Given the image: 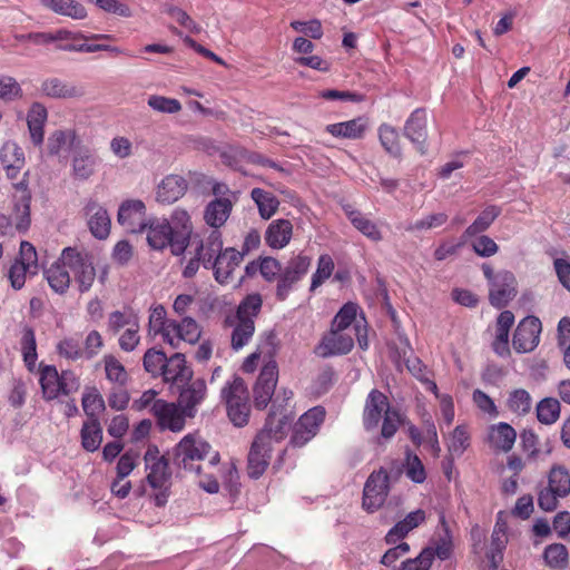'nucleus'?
I'll list each match as a JSON object with an SVG mask.
<instances>
[{"label": "nucleus", "mask_w": 570, "mask_h": 570, "mask_svg": "<svg viewBox=\"0 0 570 570\" xmlns=\"http://www.w3.org/2000/svg\"><path fill=\"white\" fill-rule=\"evenodd\" d=\"M287 431L288 420L284 415L278 417L275 411L250 446L247 471L252 479H258L266 471L273 443L283 440Z\"/></svg>", "instance_id": "f257e3e1"}, {"label": "nucleus", "mask_w": 570, "mask_h": 570, "mask_svg": "<svg viewBox=\"0 0 570 570\" xmlns=\"http://www.w3.org/2000/svg\"><path fill=\"white\" fill-rule=\"evenodd\" d=\"M382 423L381 435L391 439L402 423L401 414L391 407L384 393L372 390L365 401L363 424L367 431L376 430Z\"/></svg>", "instance_id": "f03ea898"}, {"label": "nucleus", "mask_w": 570, "mask_h": 570, "mask_svg": "<svg viewBox=\"0 0 570 570\" xmlns=\"http://www.w3.org/2000/svg\"><path fill=\"white\" fill-rule=\"evenodd\" d=\"M262 303L259 294H250L240 302L235 315L226 318V323L233 327L230 337L233 350H242L252 340L255 333L254 320L261 311Z\"/></svg>", "instance_id": "7ed1b4c3"}, {"label": "nucleus", "mask_w": 570, "mask_h": 570, "mask_svg": "<svg viewBox=\"0 0 570 570\" xmlns=\"http://www.w3.org/2000/svg\"><path fill=\"white\" fill-rule=\"evenodd\" d=\"M222 399L225 402L227 415L230 422L243 428L249 421L250 404L249 393L244 380L233 376L222 389Z\"/></svg>", "instance_id": "20e7f679"}, {"label": "nucleus", "mask_w": 570, "mask_h": 570, "mask_svg": "<svg viewBox=\"0 0 570 570\" xmlns=\"http://www.w3.org/2000/svg\"><path fill=\"white\" fill-rule=\"evenodd\" d=\"M212 446L198 434H187L175 448V463L187 471L198 473L200 462L210 453Z\"/></svg>", "instance_id": "39448f33"}, {"label": "nucleus", "mask_w": 570, "mask_h": 570, "mask_svg": "<svg viewBox=\"0 0 570 570\" xmlns=\"http://www.w3.org/2000/svg\"><path fill=\"white\" fill-rule=\"evenodd\" d=\"M39 381L46 400H55L60 395L72 394L80 387L79 379L75 373L63 371L59 374L57 368L51 365L41 367Z\"/></svg>", "instance_id": "423d86ee"}, {"label": "nucleus", "mask_w": 570, "mask_h": 570, "mask_svg": "<svg viewBox=\"0 0 570 570\" xmlns=\"http://www.w3.org/2000/svg\"><path fill=\"white\" fill-rule=\"evenodd\" d=\"M569 493V471L562 465H553L548 474V485L538 494V504L544 511H553L557 509L559 500Z\"/></svg>", "instance_id": "0eeeda50"}, {"label": "nucleus", "mask_w": 570, "mask_h": 570, "mask_svg": "<svg viewBox=\"0 0 570 570\" xmlns=\"http://www.w3.org/2000/svg\"><path fill=\"white\" fill-rule=\"evenodd\" d=\"M62 262H66L73 274L78 289L88 292L96 278V269L90 257L72 247L62 249Z\"/></svg>", "instance_id": "6e6552de"}, {"label": "nucleus", "mask_w": 570, "mask_h": 570, "mask_svg": "<svg viewBox=\"0 0 570 570\" xmlns=\"http://www.w3.org/2000/svg\"><path fill=\"white\" fill-rule=\"evenodd\" d=\"M312 259L307 255L293 256L282 268L276 286V296L284 301L294 289L295 285L307 274Z\"/></svg>", "instance_id": "1a4fd4ad"}, {"label": "nucleus", "mask_w": 570, "mask_h": 570, "mask_svg": "<svg viewBox=\"0 0 570 570\" xmlns=\"http://www.w3.org/2000/svg\"><path fill=\"white\" fill-rule=\"evenodd\" d=\"M358 306L355 303H346L335 315L332 327L347 333H354L358 346L362 350L368 347L365 318H357Z\"/></svg>", "instance_id": "9d476101"}, {"label": "nucleus", "mask_w": 570, "mask_h": 570, "mask_svg": "<svg viewBox=\"0 0 570 570\" xmlns=\"http://www.w3.org/2000/svg\"><path fill=\"white\" fill-rule=\"evenodd\" d=\"M38 273V257L36 248L29 242H21L20 256L9 269V279L14 289L23 287L28 276Z\"/></svg>", "instance_id": "9b49d317"}, {"label": "nucleus", "mask_w": 570, "mask_h": 570, "mask_svg": "<svg viewBox=\"0 0 570 570\" xmlns=\"http://www.w3.org/2000/svg\"><path fill=\"white\" fill-rule=\"evenodd\" d=\"M389 474L384 469L374 471L367 479L363 491V508L368 512L379 510L389 494Z\"/></svg>", "instance_id": "f8f14e48"}, {"label": "nucleus", "mask_w": 570, "mask_h": 570, "mask_svg": "<svg viewBox=\"0 0 570 570\" xmlns=\"http://www.w3.org/2000/svg\"><path fill=\"white\" fill-rule=\"evenodd\" d=\"M324 419L325 410L322 406L309 409L295 424L291 443L294 446L305 445L317 434Z\"/></svg>", "instance_id": "ddd939ff"}, {"label": "nucleus", "mask_w": 570, "mask_h": 570, "mask_svg": "<svg viewBox=\"0 0 570 570\" xmlns=\"http://www.w3.org/2000/svg\"><path fill=\"white\" fill-rule=\"evenodd\" d=\"M542 331L541 321L535 316L524 317L517 326L513 335L512 345L518 353H529L533 351L539 342Z\"/></svg>", "instance_id": "4468645a"}, {"label": "nucleus", "mask_w": 570, "mask_h": 570, "mask_svg": "<svg viewBox=\"0 0 570 570\" xmlns=\"http://www.w3.org/2000/svg\"><path fill=\"white\" fill-rule=\"evenodd\" d=\"M118 223L129 233H141L146 229V206L139 199L124 202L118 210Z\"/></svg>", "instance_id": "2eb2a0df"}, {"label": "nucleus", "mask_w": 570, "mask_h": 570, "mask_svg": "<svg viewBox=\"0 0 570 570\" xmlns=\"http://www.w3.org/2000/svg\"><path fill=\"white\" fill-rule=\"evenodd\" d=\"M278 377L277 364L269 361L262 368L254 387V402L256 407L264 409L271 402Z\"/></svg>", "instance_id": "dca6fc26"}, {"label": "nucleus", "mask_w": 570, "mask_h": 570, "mask_svg": "<svg viewBox=\"0 0 570 570\" xmlns=\"http://www.w3.org/2000/svg\"><path fill=\"white\" fill-rule=\"evenodd\" d=\"M509 542L508 522L502 518V512L498 514L493 527L490 543L485 552V558L490 563L491 570H498L503 561V552Z\"/></svg>", "instance_id": "f3484780"}, {"label": "nucleus", "mask_w": 570, "mask_h": 570, "mask_svg": "<svg viewBox=\"0 0 570 570\" xmlns=\"http://www.w3.org/2000/svg\"><path fill=\"white\" fill-rule=\"evenodd\" d=\"M173 233L175 235L171 244V253L176 256L181 255L188 246L193 232L190 215L183 208H175L170 215Z\"/></svg>", "instance_id": "a211bd4d"}, {"label": "nucleus", "mask_w": 570, "mask_h": 570, "mask_svg": "<svg viewBox=\"0 0 570 570\" xmlns=\"http://www.w3.org/2000/svg\"><path fill=\"white\" fill-rule=\"evenodd\" d=\"M517 295V279L513 273L500 271L495 274L493 284L490 286V303L498 307H504Z\"/></svg>", "instance_id": "6ab92c4d"}, {"label": "nucleus", "mask_w": 570, "mask_h": 570, "mask_svg": "<svg viewBox=\"0 0 570 570\" xmlns=\"http://www.w3.org/2000/svg\"><path fill=\"white\" fill-rule=\"evenodd\" d=\"M99 166V157L95 149L80 145L71 155V175L78 180H88Z\"/></svg>", "instance_id": "aec40b11"}, {"label": "nucleus", "mask_w": 570, "mask_h": 570, "mask_svg": "<svg viewBox=\"0 0 570 570\" xmlns=\"http://www.w3.org/2000/svg\"><path fill=\"white\" fill-rule=\"evenodd\" d=\"M354 346V338L351 333L331 327V331L323 336L316 346V354L322 357L347 354Z\"/></svg>", "instance_id": "412c9836"}, {"label": "nucleus", "mask_w": 570, "mask_h": 570, "mask_svg": "<svg viewBox=\"0 0 570 570\" xmlns=\"http://www.w3.org/2000/svg\"><path fill=\"white\" fill-rule=\"evenodd\" d=\"M151 412L156 416L161 429L179 432L185 426V419L187 415L184 412V407L179 409L175 403L158 400L154 402Z\"/></svg>", "instance_id": "4be33fe9"}, {"label": "nucleus", "mask_w": 570, "mask_h": 570, "mask_svg": "<svg viewBox=\"0 0 570 570\" xmlns=\"http://www.w3.org/2000/svg\"><path fill=\"white\" fill-rule=\"evenodd\" d=\"M85 214L90 233L97 239H106L110 234L111 220L107 209L98 202L89 199L85 205Z\"/></svg>", "instance_id": "5701e85b"}, {"label": "nucleus", "mask_w": 570, "mask_h": 570, "mask_svg": "<svg viewBox=\"0 0 570 570\" xmlns=\"http://www.w3.org/2000/svg\"><path fill=\"white\" fill-rule=\"evenodd\" d=\"M244 254L233 247H227L220 255H217L209 268L214 271L215 279L219 284H228L233 273L243 262Z\"/></svg>", "instance_id": "b1692460"}, {"label": "nucleus", "mask_w": 570, "mask_h": 570, "mask_svg": "<svg viewBox=\"0 0 570 570\" xmlns=\"http://www.w3.org/2000/svg\"><path fill=\"white\" fill-rule=\"evenodd\" d=\"M200 336L202 327L197 321L190 316H184L180 321H174L167 344L173 348H178L181 342L194 345Z\"/></svg>", "instance_id": "393cba45"}, {"label": "nucleus", "mask_w": 570, "mask_h": 570, "mask_svg": "<svg viewBox=\"0 0 570 570\" xmlns=\"http://www.w3.org/2000/svg\"><path fill=\"white\" fill-rule=\"evenodd\" d=\"M0 163L8 179H16L26 165L23 149L13 140L3 142L0 148Z\"/></svg>", "instance_id": "a878e982"}, {"label": "nucleus", "mask_w": 570, "mask_h": 570, "mask_svg": "<svg viewBox=\"0 0 570 570\" xmlns=\"http://www.w3.org/2000/svg\"><path fill=\"white\" fill-rule=\"evenodd\" d=\"M160 376L166 383L181 386L191 380L193 370L187 365L186 356L184 354L175 353L167 358Z\"/></svg>", "instance_id": "bb28decb"}, {"label": "nucleus", "mask_w": 570, "mask_h": 570, "mask_svg": "<svg viewBox=\"0 0 570 570\" xmlns=\"http://www.w3.org/2000/svg\"><path fill=\"white\" fill-rule=\"evenodd\" d=\"M29 176L30 171L27 170L23 173L20 181L12 184L16 199L14 208L17 214L21 217L20 222L17 224V229L19 230H26L30 223L31 191L29 189Z\"/></svg>", "instance_id": "cd10ccee"}, {"label": "nucleus", "mask_w": 570, "mask_h": 570, "mask_svg": "<svg viewBox=\"0 0 570 570\" xmlns=\"http://www.w3.org/2000/svg\"><path fill=\"white\" fill-rule=\"evenodd\" d=\"M404 135L410 139L416 147V149L423 155L425 154V141H426V111L422 108L415 109L404 125Z\"/></svg>", "instance_id": "c85d7f7f"}, {"label": "nucleus", "mask_w": 570, "mask_h": 570, "mask_svg": "<svg viewBox=\"0 0 570 570\" xmlns=\"http://www.w3.org/2000/svg\"><path fill=\"white\" fill-rule=\"evenodd\" d=\"M147 481L150 487L154 489H167V483L170 478V472L168 469V463L164 456H157L148 450L145 455Z\"/></svg>", "instance_id": "c756f323"}, {"label": "nucleus", "mask_w": 570, "mask_h": 570, "mask_svg": "<svg viewBox=\"0 0 570 570\" xmlns=\"http://www.w3.org/2000/svg\"><path fill=\"white\" fill-rule=\"evenodd\" d=\"M188 184L186 179L179 175H167L157 186L156 199L161 204H173L181 198Z\"/></svg>", "instance_id": "7c9ffc66"}, {"label": "nucleus", "mask_w": 570, "mask_h": 570, "mask_svg": "<svg viewBox=\"0 0 570 570\" xmlns=\"http://www.w3.org/2000/svg\"><path fill=\"white\" fill-rule=\"evenodd\" d=\"M198 258L205 268H209L210 264L215 261L217 255H220L223 249L222 233L213 229L203 235L195 249Z\"/></svg>", "instance_id": "2f4dec72"}, {"label": "nucleus", "mask_w": 570, "mask_h": 570, "mask_svg": "<svg viewBox=\"0 0 570 570\" xmlns=\"http://www.w3.org/2000/svg\"><path fill=\"white\" fill-rule=\"evenodd\" d=\"M293 237V224L288 219L278 218L268 224L264 239L273 249H283Z\"/></svg>", "instance_id": "473e14b6"}, {"label": "nucleus", "mask_w": 570, "mask_h": 570, "mask_svg": "<svg viewBox=\"0 0 570 570\" xmlns=\"http://www.w3.org/2000/svg\"><path fill=\"white\" fill-rule=\"evenodd\" d=\"M147 242L154 249H164L174 243V233L170 223L163 219H153L147 224Z\"/></svg>", "instance_id": "72a5a7b5"}, {"label": "nucleus", "mask_w": 570, "mask_h": 570, "mask_svg": "<svg viewBox=\"0 0 570 570\" xmlns=\"http://www.w3.org/2000/svg\"><path fill=\"white\" fill-rule=\"evenodd\" d=\"M515 430L505 422L492 424L488 431V443L491 449L500 452H509L515 442Z\"/></svg>", "instance_id": "f704fd0d"}, {"label": "nucleus", "mask_w": 570, "mask_h": 570, "mask_svg": "<svg viewBox=\"0 0 570 570\" xmlns=\"http://www.w3.org/2000/svg\"><path fill=\"white\" fill-rule=\"evenodd\" d=\"M207 387L202 379L191 382L187 387L183 389L179 394V405L184 407V412L188 417H193L196 406L206 397Z\"/></svg>", "instance_id": "c9c22d12"}, {"label": "nucleus", "mask_w": 570, "mask_h": 570, "mask_svg": "<svg viewBox=\"0 0 570 570\" xmlns=\"http://www.w3.org/2000/svg\"><path fill=\"white\" fill-rule=\"evenodd\" d=\"M426 520V512L422 509H417L407 513L403 520L399 521L390 531L386 533L385 540L390 544H394L397 541L405 538L412 530L423 524Z\"/></svg>", "instance_id": "e433bc0d"}, {"label": "nucleus", "mask_w": 570, "mask_h": 570, "mask_svg": "<svg viewBox=\"0 0 570 570\" xmlns=\"http://www.w3.org/2000/svg\"><path fill=\"white\" fill-rule=\"evenodd\" d=\"M368 128L365 117H357L347 121L330 124L325 127L326 132L336 138L360 139Z\"/></svg>", "instance_id": "4c0bfd02"}, {"label": "nucleus", "mask_w": 570, "mask_h": 570, "mask_svg": "<svg viewBox=\"0 0 570 570\" xmlns=\"http://www.w3.org/2000/svg\"><path fill=\"white\" fill-rule=\"evenodd\" d=\"M344 212L351 224L366 238L376 243L383 239V234L379 225L370 219L365 214L352 206H345Z\"/></svg>", "instance_id": "58836bf2"}, {"label": "nucleus", "mask_w": 570, "mask_h": 570, "mask_svg": "<svg viewBox=\"0 0 570 570\" xmlns=\"http://www.w3.org/2000/svg\"><path fill=\"white\" fill-rule=\"evenodd\" d=\"M48 118L46 107L40 102H33L27 114V125L30 139L36 146H40L45 138V125Z\"/></svg>", "instance_id": "ea45409f"}, {"label": "nucleus", "mask_w": 570, "mask_h": 570, "mask_svg": "<svg viewBox=\"0 0 570 570\" xmlns=\"http://www.w3.org/2000/svg\"><path fill=\"white\" fill-rule=\"evenodd\" d=\"M233 208L228 198H215L209 202L204 210V220L212 228L218 230L228 219Z\"/></svg>", "instance_id": "a19ab883"}, {"label": "nucleus", "mask_w": 570, "mask_h": 570, "mask_svg": "<svg viewBox=\"0 0 570 570\" xmlns=\"http://www.w3.org/2000/svg\"><path fill=\"white\" fill-rule=\"evenodd\" d=\"M40 89L45 96L56 99L79 98L83 95V90L80 87L59 78L43 80Z\"/></svg>", "instance_id": "79ce46f5"}, {"label": "nucleus", "mask_w": 570, "mask_h": 570, "mask_svg": "<svg viewBox=\"0 0 570 570\" xmlns=\"http://www.w3.org/2000/svg\"><path fill=\"white\" fill-rule=\"evenodd\" d=\"M174 321L167 318V312L163 305L153 306L148 318V335L160 336L165 343H168Z\"/></svg>", "instance_id": "37998d69"}, {"label": "nucleus", "mask_w": 570, "mask_h": 570, "mask_svg": "<svg viewBox=\"0 0 570 570\" xmlns=\"http://www.w3.org/2000/svg\"><path fill=\"white\" fill-rule=\"evenodd\" d=\"M70 269L66 262H62V254L47 271L46 278L49 286L59 294H63L70 286Z\"/></svg>", "instance_id": "c03bdc74"}, {"label": "nucleus", "mask_w": 570, "mask_h": 570, "mask_svg": "<svg viewBox=\"0 0 570 570\" xmlns=\"http://www.w3.org/2000/svg\"><path fill=\"white\" fill-rule=\"evenodd\" d=\"M82 144L75 129H65L53 131L47 142L50 155H59L61 150L71 149L72 151Z\"/></svg>", "instance_id": "a18cd8bd"}, {"label": "nucleus", "mask_w": 570, "mask_h": 570, "mask_svg": "<svg viewBox=\"0 0 570 570\" xmlns=\"http://www.w3.org/2000/svg\"><path fill=\"white\" fill-rule=\"evenodd\" d=\"M445 445L452 458H460L471 444V433L465 423L456 425L445 438Z\"/></svg>", "instance_id": "49530a36"}, {"label": "nucleus", "mask_w": 570, "mask_h": 570, "mask_svg": "<svg viewBox=\"0 0 570 570\" xmlns=\"http://www.w3.org/2000/svg\"><path fill=\"white\" fill-rule=\"evenodd\" d=\"M111 39L110 35H91L86 36L81 32H73L72 37L69 38L68 42L57 45V49L63 51H75V52H98L99 47H96V43H89L88 40H109Z\"/></svg>", "instance_id": "de8ad7c7"}, {"label": "nucleus", "mask_w": 570, "mask_h": 570, "mask_svg": "<svg viewBox=\"0 0 570 570\" xmlns=\"http://www.w3.org/2000/svg\"><path fill=\"white\" fill-rule=\"evenodd\" d=\"M441 524L443 527V534L433 542V546L424 548L422 551H429L431 553L429 564L432 566L434 558L440 560H448L453 551V542L450 530L446 525L445 519L441 517Z\"/></svg>", "instance_id": "09e8293b"}, {"label": "nucleus", "mask_w": 570, "mask_h": 570, "mask_svg": "<svg viewBox=\"0 0 570 570\" xmlns=\"http://www.w3.org/2000/svg\"><path fill=\"white\" fill-rule=\"evenodd\" d=\"M250 197L258 208L263 219H269L278 209L279 200L269 191L262 188H253Z\"/></svg>", "instance_id": "8fccbe9b"}, {"label": "nucleus", "mask_w": 570, "mask_h": 570, "mask_svg": "<svg viewBox=\"0 0 570 570\" xmlns=\"http://www.w3.org/2000/svg\"><path fill=\"white\" fill-rule=\"evenodd\" d=\"M41 2L52 11L72 19L80 20L87 17L85 7L75 0H41Z\"/></svg>", "instance_id": "3c124183"}, {"label": "nucleus", "mask_w": 570, "mask_h": 570, "mask_svg": "<svg viewBox=\"0 0 570 570\" xmlns=\"http://www.w3.org/2000/svg\"><path fill=\"white\" fill-rule=\"evenodd\" d=\"M501 210L498 206L490 205L485 207L480 215L474 219V222L468 226L465 229L463 237L470 238L478 234L485 232L492 223L500 215Z\"/></svg>", "instance_id": "603ef678"}, {"label": "nucleus", "mask_w": 570, "mask_h": 570, "mask_svg": "<svg viewBox=\"0 0 570 570\" xmlns=\"http://www.w3.org/2000/svg\"><path fill=\"white\" fill-rule=\"evenodd\" d=\"M102 442V429L98 419H88L81 429V444L85 450L94 452Z\"/></svg>", "instance_id": "864d4df0"}, {"label": "nucleus", "mask_w": 570, "mask_h": 570, "mask_svg": "<svg viewBox=\"0 0 570 570\" xmlns=\"http://www.w3.org/2000/svg\"><path fill=\"white\" fill-rule=\"evenodd\" d=\"M20 347L27 367L32 370L38 358L37 342L35 331L28 325L21 328Z\"/></svg>", "instance_id": "5fc2aeb1"}, {"label": "nucleus", "mask_w": 570, "mask_h": 570, "mask_svg": "<svg viewBox=\"0 0 570 570\" xmlns=\"http://www.w3.org/2000/svg\"><path fill=\"white\" fill-rule=\"evenodd\" d=\"M81 405L88 419H98V414L105 409V401L95 386H87L83 391Z\"/></svg>", "instance_id": "6e6d98bb"}, {"label": "nucleus", "mask_w": 570, "mask_h": 570, "mask_svg": "<svg viewBox=\"0 0 570 570\" xmlns=\"http://www.w3.org/2000/svg\"><path fill=\"white\" fill-rule=\"evenodd\" d=\"M379 138L382 147L391 156L401 157L402 150L399 141V132L391 125L383 124L379 127Z\"/></svg>", "instance_id": "4d7b16f0"}, {"label": "nucleus", "mask_w": 570, "mask_h": 570, "mask_svg": "<svg viewBox=\"0 0 570 570\" xmlns=\"http://www.w3.org/2000/svg\"><path fill=\"white\" fill-rule=\"evenodd\" d=\"M102 362L107 380L124 386L128 381V373L121 362L111 354L105 355Z\"/></svg>", "instance_id": "13d9d810"}, {"label": "nucleus", "mask_w": 570, "mask_h": 570, "mask_svg": "<svg viewBox=\"0 0 570 570\" xmlns=\"http://www.w3.org/2000/svg\"><path fill=\"white\" fill-rule=\"evenodd\" d=\"M508 409L517 415H524L530 412L532 407V397L528 391L517 389L510 392L507 400Z\"/></svg>", "instance_id": "bf43d9fd"}, {"label": "nucleus", "mask_w": 570, "mask_h": 570, "mask_svg": "<svg viewBox=\"0 0 570 570\" xmlns=\"http://www.w3.org/2000/svg\"><path fill=\"white\" fill-rule=\"evenodd\" d=\"M547 566L552 570H562L568 564V550L561 543H553L546 548L543 553Z\"/></svg>", "instance_id": "052dcab7"}, {"label": "nucleus", "mask_w": 570, "mask_h": 570, "mask_svg": "<svg viewBox=\"0 0 570 570\" xmlns=\"http://www.w3.org/2000/svg\"><path fill=\"white\" fill-rule=\"evenodd\" d=\"M560 416V403L557 399L547 397L537 405V417L543 424H552Z\"/></svg>", "instance_id": "680f3d73"}, {"label": "nucleus", "mask_w": 570, "mask_h": 570, "mask_svg": "<svg viewBox=\"0 0 570 570\" xmlns=\"http://www.w3.org/2000/svg\"><path fill=\"white\" fill-rule=\"evenodd\" d=\"M167 358L163 351L149 348L144 354V368L154 377L160 376Z\"/></svg>", "instance_id": "e2e57ef3"}, {"label": "nucleus", "mask_w": 570, "mask_h": 570, "mask_svg": "<svg viewBox=\"0 0 570 570\" xmlns=\"http://www.w3.org/2000/svg\"><path fill=\"white\" fill-rule=\"evenodd\" d=\"M139 323L138 317L131 311H115L108 317V331L117 334L122 328L131 327L134 324Z\"/></svg>", "instance_id": "0e129e2a"}, {"label": "nucleus", "mask_w": 570, "mask_h": 570, "mask_svg": "<svg viewBox=\"0 0 570 570\" xmlns=\"http://www.w3.org/2000/svg\"><path fill=\"white\" fill-rule=\"evenodd\" d=\"M448 222V215L445 213H431L422 218L416 219L411 223L406 230L409 232H423L431 230L438 227H441Z\"/></svg>", "instance_id": "69168bd1"}, {"label": "nucleus", "mask_w": 570, "mask_h": 570, "mask_svg": "<svg viewBox=\"0 0 570 570\" xmlns=\"http://www.w3.org/2000/svg\"><path fill=\"white\" fill-rule=\"evenodd\" d=\"M334 271L333 258L328 254H323L318 257L317 268L312 275L311 291H315L326 279H328Z\"/></svg>", "instance_id": "338daca9"}, {"label": "nucleus", "mask_w": 570, "mask_h": 570, "mask_svg": "<svg viewBox=\"0 0 570 570\" xmlns=\"http://www.w3.org/2000/svg\"><path fill=\"white\" fill-rule=\"evenodd\" d=\"M147 105L153 110L161 114H177L181 110V104L179 100L159 95L149 96Z\"/></svg>", "instance_id": "774afa93"}]
</instances>
